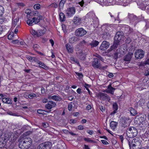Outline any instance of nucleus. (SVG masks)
<instances>
[{
  "label": "nucleus",
  "mask_w": 149,
  "mask_h": 149,
  "mask_svg": "<svg viewBox=\"0 0 149 149\" xmlns=\"http://www.w3.org/2000/svg\"><path fill=\"white\" fill-rule=\"evenodd\" d=\"M124 35V33L122 31H118L116 32L114 37L113 45L110 47L111 50L117 48L119 44L120 40Z\"/></svg>",
  "instance_id": "obj_1"
},
{
  "label": "nucleus",
  "mask_w": 149,
  "mask_h": 149,
  "mask_svg": "<svg viewBox=\"0 0 149 149\" xmlns=\"http://www.w3.org/2000/svg\"><path fill=\"white\" fill-rule=\"evenodd\" d=\"M138 132L136 129L134 127L128 128L126 130V133L127 136L130 138L135 137L137 134Z\"/></svg>",
  "instance_id": "obj_2"
},
{
  "label": "nucleus",
  "mask_w": 149,
  "mask_h": 149,
  "mask_svg": "<svg viewBox=\"0 0 149 149\" xmlns=\"http://www.w3.org/2000/svg\"><path fill=\"white\" fill-rule=\"evenodd\" d=\"M129 118L126 117H122L120 119L119 123L122 129L127 128L130 122Z\"/></svg>",
  "instance_id": "obj_3"
},
{
  "label": "nucleus",
  "mask_w": 149,
  "mask_h": 149,
  "mask_svg": "<svg viewBox=\"0 0 149 149\" xmlns=\"http://www.w3.org/2000/svg\"><path fill=\"white\" fill-rule=\"evenodd\" d=\"M52 146L51 142L47 141L40 144L37 147V149H50Z\"/></svg>",
  "instance_id": "obj_4"
},
{
  "label": "nucleus",
  "mask_w": 149,
  "mask_h": 149,
  "mask_svg": "<svg viewBox=\"0 0 149 149\" xmlns=\"http://www.w3.org/2000/svg\"><path fill=\"white\" fill-rule=\"evenodd\" d=\"M46 30L45 29H39L37 31H35L34 30H31L30 32L31 34L33 36L39 37L43 35L45 33Z\"/></svg>",
  "instance_id": "obj_5"
},
{
  "label": "nucleus",
  "mask_w": 149,
  "mask_h": 149,
  "mask_svg": "<svg viewBox=\"0 0 149 149\" xmlns=\"http://www.w3.org/2000/svg\"><path fill=\"white\" fill-rule=\"evenodd\" d=\"M145 52L142 49L136 50L135 53V57L136 59H140L144 56Z\"/></svg>",
  "instance_id": "obj_6"
},
{
  "label": "nucleus",
  "mask_w": 149,
  "mask_h": 149,
  "mask_svg": "<svg viewBox=\"0 0 149 149\" xmlns=\"http://www.w3.org/2000/svg\"><path fill=\"white\" fill-rule=\"evenodd\" d=\"M87 33L86 31L82 28L77 29L75 31V34L78 36H82L85 35Z\"/></svg>",
  "instance_id": "obj_7"
},
{
  "label": "nucleus",
  "mask_w": 149,
  "mask_h": 149,
  "mask_svg": "<svg viewBox=\"0 0 149 149\" xmlns=\"http://www.w3.org/2000/svg\"><path fill=\"white\" fill-rule=\"evenodd\" d=\"M75 9L74 7H70L66 10V14L69 17H71L75 13Z\"/></svg>",
  "instance_id": "obj_8"
},
{
  "label": "nucleus",
  "mask_w": 149,
  "mask_h": 149,
  "mask_svg": "<svg viewBox=\"0 0 149 149\" xmlns=\"http://www.w3.org/2000/svg\"><path fill=\"white\" fill-rule=\"evenodd\" d=\"M98 97H99L101 100H107L109 102L110 100V97L106 94L102 93H100L98 94Z\"/></svg>",
  "instance_id": "obj_9"
},
{
  "label": "nucleus",
  "mask_w": 149,
  "mask_h": 149,
  "mask_svg": "<svg viewBox=\"0 0 149 149\" xmlns=\"http://www.w3.org/2000/svg\"><path fill=\"white\" fill-rule=\"evenodd\" d=\"M77 57L81 60H84L86 58V52L84 50L77 53L76 54Z\"/></svg>",
  "instance_id": "obj_10"
},
{
  "label": "nucleus",
  "mask_w": 149,
  "mask_h": 149,
  "mask_svg": "<svg viewBox=\"0 0 149 149\" xmlns=\"http://www.w3.org/2000/svg\"><path fill=\"white\" fill-rule=\"evenodd\" d=\"M56 105V104L54 102L52 101H49L48 102L47 104L45 105V107L48 109H50L55 107Z\"/></svg>",
  "instance_id": "obj_11"
},
{
  "label": "nucleus",
  "mask_w": 149,
  "mask_h": 149,
  "mask_svg": "<svg viewBox=\"0 0 149 149\" xmlns=\"http://www.w3.org/2000/svg\"><path fill=\"white\" fill-rule=\"evenodd\" d=\"M18 146L21 149H26L30 147L29 145L27 144L26 142H24L22 140L19 142Z\"/></svg>",
  "instance_id": "obj_12"
},
{
  "label": "nucleus",
  "mask_w": 149,
  "mask_h": 149,
  "mask_svg": "<svg viewBox=\"0 0 149 149\" xmlns=\"http://www.w3.org/2000/svg\"><path fill=\"white\" fill-rule=\"evenodd\" d=\"M93 59L94 61L92 63V66L95 68H98L100 64V60L97 58H94Z\"/></svg>",
  "instance_id": "obj_13"
},
{
  "label": "nucleus",
  "mask_w": 149,
  "mask_h": 149,
  "mask_svg": "<svg viewBox=\"0 0 149 149\" xmlns=\"http://www.w3.org/2000/svg\"><path fill=\"white\" fill-rule=\"evenodd\" d=\"M109 46V44L107 41H103L100 47V49L104 50L108 48Z\"/></svg>",
  "instance_id": "obj_14"
},
{
  "label": "nucleus",
  "mask_w": 149,
  "mask_h": 149,
  "mask_svg": "<svg viewBox=\"0 0 149 149\" xmlns=\"http://www.w3.org/2000/svg\"><path fill=\"white\" fill-rule=\"evenodd\" d=\"M133 54L131 52H129L127 54L124 56V60L127 62V63H128L130 61Z\"/></svg>",
  "instance_id": "obj_15"
},
{
  "label": "nucleus",
  "mask_w": 149,
  "mask_h": 149,
  "mask_svg": "<svg viewBox=\"0 0 149 149\" xmlns=\"http://www.w3.org/2000/svg\"><path fill=\"white\" fill-rule=\"evenodd\" d=\"M136 139H133L132 141V142H131L129 140H128V145H129L130 149H132V148L133 149H136L135 148V146L134 145L133 146V144H136Z\"/></svg>",
  "instance_id": "obj_16"
},
{
  "label": "nucleus",
  "mask_w": 149,
  "mask_h": 149,
  "mask_svg": "<svg viewBox=\"0 0 149 149\" xmlns=\"http://www.w3.org/2000/svg\"><path fill=\"white\" fill-rule=\"evenodd\" d=\"M6 140L4 137H0V148H1L4 146L6 144Z\"/></svg>",
  "instance_id": "obj_17"
},
{
  "label": "nucleus",
  "mask_w": 149,
  "mask_h": 149,
  "mask_svg": "<svg viewBox=\"0 0 149 149\" xmlns=\"http://www.w3.org/2000/svg\"><path fill=\"white\" fill-rule=\"evenodd\" d=\"M116 88L112 87L111 86V84H110L108 86L107 93H109L112 95L114 94V92Z\"/></svg>",
  "instance_id": "obj_18"
},
{
  "label": "nucleus",
  "mask_w": 149,
  "mask_h": 149,
  "mask_svg": "<svg viewBox=\"0 0 149 149\" xmlns=\"http://www.w3.org/2000/svg\"><path fill=\"white\" fill-rule=\"evenodd\" d=\"M42 16L41 15L37 17L34 16L33 17V19L34 20V23L35 24L38 23L41 19H42Z\"/></svg>",
  "instance_id": "obj_19"
},
{
  "label": "nucleus",
  "mask_w": 149,
  "mask_h": 149,
  "mask_svg": "<svg viewBox=\"0 0 149 149\" xmlns=\"http://www.w3.org/2000/svg\"><path fill=\"white\" fill-rule=\"evenodd\" d=\"M81 18L79 17L75 16L73 19V22L74 24L77 25L79 24L81 22Z\"/></svg>",
  "instance_id": "obj_20"
},
{
  "label": "nucleus",
  "mask_w": 149,
  "mask_h": 149,
  "mask_svg": "<svg viewBox=\"0 0 149 149\" xmlns=\"http://www.w3.org/2000/svg\"><path fill=\"white\" fill-rule=\"evenodd\" d=\"M128 17L131 22H133L137 19L136 16L133 14H129Z\"/></svg>",
  "instance_id": "obj_21"
},
{
  "label": "nucleus",
  "mask_w": 149,
  "mask_h": 149,
  "mask_svg": "<svg viewBox=\"0 0 149 149\" xmlns=\"http://www.w3.org/2000/svg\"><path fill=\"white\" fill-rule=\"evenodd\" d=\"M24 142H26L27 144L29 145L30 146L32 143V139L30 138H26L24 139H22Z\"/></svg>",
  "instance_id": "obj_22"
},
{
  "label": "nucleus",
  "mask_w": 149,
  "mask_h": 149,
  "mask_svg": "<svg viewBox=\"0 0 149 149\" xmlns=\"http://www.w3.org/2000/svg\"><path fill=\"white\" fill-rule=\"evenodd\" d=\"M133 29L129 26L126 31L125 32V33L126 34L127 36H129L130 35L134 33Z\"/></svg>",
  "instance_id": "obj_23"
},
{
  "label": "nucleus",
  "mask_w": 149,
  "mask_h": 149,
  "mask_svg": "<svg viewBox=\"0 0 149 149\" xmlns=\"http://www.w3.org/2000/svg\"><path fill=\"white\" fill-rule=\"evenodd\" d=\"M118 125V123L114 121H111L110 123V127L113 130H114Z\"/></svg>",
  "instance_id": "obj_24"
},
{
  "label": "nucleus",
  "mask_w": 149,
  "mask_h": 149,
  "mask_svg": "<svg viewBox=\"0 0 149 149\" xmlns=\"http://www.w3.org/2000/svg\"><path fill=\"white\" fill-rule=\"evenodd\" d=\"M2 101L3 103L8 104H11L12 103V101L9 98H3L2 99Z\"/></svg>",
  "instance_id": "obj_25"
},
{
  "label": "nucleus",
  "mask_w": 149,
  "mask_h": 149,
  "mask_svg": "<svg viewBox=\"0 0 149 149\" xmlns=\"http://www.w3.org/2000/svg\"><path fill=\"white\" fill-rule=\"evenodd\" d=\"M66 47L69 53H72L73 52V49L72 47H71L69 44H67L66 45Z\"/></svg>",
  "instance_id": "obj_26"
},
{
  "label": "nucleus",
  "mask_w": 149,
  "mask_h": 149,
  "mask_svg": "<svg viewBox=\"0 0 149 149\" xmlns=\"http://www.w3.org/2000/svg\"><path fill=\"white\" fill-rule=\"evenodd\" d=\"M39 64V67L42 68L45 70H47L49 69V68L46 65H45L44 63L40 61L38 63Z\"/></svg>",
  "instance_id": "obj_27"
},
{
  "label": "nucleus",
  "mask_w": 149,
  "mask_h": 149,
  "mask_svg": "<svg viewBox=\"0 0 149 149\" xmlns=\"http://www.w3.org/2000/svg\"><path fill=\"white\" fill-rule=\"evenodd\" d=\"M117 48H115V49H113L112 50H111L110 49V48L109 50L110 51H112V50L114 49V56H113V58L115 59H117L118 57V53L119 51V50L118 51V49H116Z\"/></svg>",
  "instance_id": "obj_28"
},
{
  "label": "nucleus",
  "mask_w": 149,
  "mask_h": 149,
  "mask_svg": "<svg viewBox=\"0 0 149 149\" xmlns=\"http://www.w3.org/2000/svg\"><path fill=\"white\" fill-rule=\"evenodd\" d=\"M99 42L96 40H93L91 42L89 43V45H91L92 47H96L99 44Z\"/></svg>",
  "instance_id": "obj_29"
},
{
  "label": "nucleus",
  "mask_w": 149,
  "mask_h": 149,
  "mask_svg": "<svg viewBox=\"0 0 149 149\" xmlns=\"http://www.w3.org/2000/svg\"><path fill=\"white\" fill-rule=\"evenodd\" d=\"M131 114L132 116H135L136 114V111L132 107L128 109Z\"/></svg>",
  "instance_id": "obj_30"
},
{
  "label": "nucleus",
  "mask_w": 149,
  "mask_h": 149,
  "mask_svg": "<svg viewBox=\"0 0 149 149\" xmlns=\"http://www.w3.org/2000/svg\"><path fill=\"white\" fill-rule=\"evenodd\" d=\"M59 18L61 22H63L65 20V15L63 13H60L59 14Z\"/></svg>",
  "instance_id": "obj_31"
},
{
  "label": "nucleus",
  "mask_w": 149,
  "mask_h": 149,
  "mask_svg": "<svg viewBox=\"0 0 149 149\" xmlns=\"http://www.w3.org/2000/svg\"><path fill=\"white\" fill-rule=\"evenodd\" d=\"M19 18L18 17L17 18L14 19L12 21V24L13 26L15 27L17 24L19 20Z\"/></svg>",
  "instance_id": "obj_32"
},
{
  "label": "nucleus",
  "mask_w": 149,
  "mask_h": 149,
  "mask_svg": "<svg viewBox=\"0 0 149 149\" xmlns=\"http://www.w3.org/2000/svg\"><path fill=\"white\" fill-rule=\"evenodd\" d=\"M69 42L70 43H73L77 41V39L75 37H72L69 39Z\"/></svg>",
  "instance_id": "obj_33"
},
{
  "label": "nucleus",
  "mask_w": 149,
  "mask_h": 149,
  "mask_svg": "<svg viewBox=\"0 0 149 149\" xmlns=\"http://www.w3.org/2000/svg\"><path fill=\"white\" fill-rule=\"evenodd\" d=\"M52 99L56 101H60L61 100V98L59 96L56 95H54L52 96Z\"/></svg>",
  "instance_id": "obj_34"
},
{
  "label": "nucleus",
  "mask_w": 149,
  "mask_h": 149,
  "mask_svg": "<svg viewBox=\"0 0 149 149\" xmlns=\"http://www.w3.org/2000/svg\"><path fill=\"white\" fill-rule=\"evenodd\" d=\"M26 21L27 24L29 26H32L33 23H34V20L33 19V18L31 19L26 20Z\"/></svg>",
  "instance_id": "obj_35"
},
{
  "label": "nucleus",
  "mask_w": 149,
  "mask_h": 149,
  "mask_svg": "<svg viewBox=\"0 0 149 149\" xmlns=\"http://www.w3.org/2000/svg\"><path fill=\"white\" fill-rule=\"evenodd\" d=\"M129 26L127 25H124L121 28V29L122 31H123V32H124V33H125V32L129 28Z\"/></svg>",
  "instance_id": "obj_36"
},
{
  "label": "nucleus",
  "mask_w": 149,
  "mask_h": 149,
  "mask_svg": "<svg viewBox=\"0 0 149 149\" xmlns=\"http://www.w3.org/2000/svg\"><path fill=\"white\" fill-rule=\"evenodd\" d=\"M95 16V14L93 12H89L86 15V17H89L93 19Z\"/></svg>",
  "instance_id": "obj_37"
},
{
  "label": "nucleus",
  "mask_w": 149,
  "mask_h": 149,
  "mask_svg": "<svg viewBox=\"0 0 149 149\" xmlns=\"http://www.w3.org/2000/svg\"><path fill=\"white\" fill-rule=\"evenodd\" d=\"M38 97V96L34 93H31L28 95V97L30 99H33L35 97L37 98Z\"/></svg>",
  "instance_id": "obj_38"
},
{
  "label": "nucleus",
  "mask_w": 149,
  "mask_h": 149,
  "mask_svg": "<svg viewBox=\"0 0 149 149\" xmlns=\"http://www.w3.org/2000/svg\"><path fill=\"white\" fill-rule=\"evenodd\" d=\"M85 141H87V142H89L92 143H95V141L91 140V139L88 138H85L84 139Z\"/></svg>",
  "instance_id": "obj_39"
},
{
  "label": "nucleus",
  "mask_w": 149,
  "mask_h": 149,
  "mask_svg": "<svg viewBox=\"0 0 149 149\" xmlns=\"http://www.w3.org/2000/svg\"><path fill=\"white\" fill-rule=\"evenodd\" d=\"M145 118L143 116V115L142 116H141L139 118V120L141 123L143 124L144 122L145 121Z\"/></svg>",
  "instance_id": "obj_40"
},
{
  "label": "nucleus",
  "mask_w": 149,
  "mask_h": 149,
  "mask_svg": "<svg viewBox=\"0 0 149 149\" xmlns=\"http://www.w3.org/2000/svg\"><path fill=\"white\" fill-rule=\"evenodd\" d=\"M7 113L9 115H12L13 116H19L18 115V113H14L11 111H9Z\"/></svg>",
  "instance_id": "obj_41"
},
{
  "label": "nucleus",
  "mask_w": 149,
  "mask_h": 149,
  "mask_svg": "<svg viewBox=\"0 0 149 149\" xmlns=\"http://www.w3.org/2000/svg\"><path fill=\"white\" fill-rule=\"evenodd\" d=\"M25 13H26V20L31 19L32 18V16L33 15V13H29V14H28V13H27V10H26Z\"/></svg>",
  "instance_id": "obj_42"
},
{
  "label": "nucleus",
  "mask_w": 149,
  "mask_h": 149,
  "mask_svg": "<svg viewBox=\"0 0 149 149\" xmlns=\"http://www.w3.org/2000/svg\"><path fill=\"white\" fill-rule=\"evenodd\" d=\"M75 50L76 51V54H77L80 52H81L83 50L81 49V47L80 46L79 47V45H77L75 48Z\"/></svg>",
  "instance_id": "obj_43"
},
{
  "label": "nucleus",
  "mask_w": 149,
  "mask_h": 149,
  "mask_svg": "<svg viewBox=\"0 0 149 149\" xmlns=\"http://www.w3.org/2000/svg\"><path fill=\"white\" fill-rule=\"evenodd\" d=\"M4 11L3 7L2 6H0V16L3 15Z\"/></svg>",
  "instance_id": "obj_44"
},
{
  "label": "nucleus",
  "mask_w": 149,
  "mask_h": 149,
  "mask_svg": "<svg viewBox=\"0 0 149 149\" xmlns=\"http://www.w3.org/2000/svg\"><path fill=\"white\" fill-rule=\"evenodd\" d=\"M40 5L39 3H37L34 5L33 8L35 10L39 9L40 8Z\"/></svg>",
  "instance_id": "obj_45"
},
{
  "label": "nucleus",
  "mask_w": 149,
  "mask_h": 149,
  "mask_svg": "<svg viewBox=\"0 0 149 149\" xmlns=\"http://www.w3.org/2000/svg\"><path fill=\"white\" fill-rule=\"evenodd\" d=\"M96 56L97 58L99 59V60H100L102 61H104V58L99 55L97 54L96 55Z\"/></svg>",
  "instance_id": "obj_46"
},
{
  "label": "nucleus",
  "mask_w": 149,
  "mask_h": 149,
  "mask_svg": "<svg viewBox=\"0 0 149 149\" xmlns=\"http://www.w3.org/2000/svg\"><path fill=\"white\" fill-rule=\"evenodd\" d=\"M113 110H117L118 109V106L116 103H114L113 104Z\"/></svg>",
  "instance_id": "obj_47"
},
{
  "label": "nucleus",
  "mask_w": 149,
  "mask_h": 149,
  "mask_svg": "<svg viewBox=\"0 0 149 149\" xmlns=\"http://www.w3.org/2000/svg\"><path fill=\"white\" fill-rule=\"evenodd\" d=\"M26 58L30 62H33V57L30 56H27L26 57Z\"/></svg>",
  "instance_id": "obj_48"
},
{
  "label": "nucleus",
  "mask_w": 149,
  "mask_h": 149,
  "mask_svg": "<svg viewBox=\"0 0 149 149\" xmlns=\"http://www.w3.org/2000/svg\"><path fill=\"white\" fill-rule=\"evenodd\" d=\"M65 2V0H61L59 4V6L60 7H63L64 4Z\"/></svg>",
  "instance_id": "obj_49"
},
{
  "label": "nucleus",
  "mask_w": 149,
  "mask_h": 149,
  "mask_svg": "<svg viewBox=\"0 0 149 149\" xmlns=\"http://www.w3.org/2000/svg\"><path fill=\"white\" fill-rule=\"evenodd\" d=\"M86 42L84 40H83L82 41L80 42L79 43L78 45H79V47L80 46L81 47V46H84V45L85 44Z\"/></svg>",
  "instance_id": "obj_50"
},
{
  "label": "nucleus",
  "mask_w": 149,
  "mask_h": 149,
  "mask_svg": "<svg viewBox=\"0 0 149 149\" xmlns=\"http://www.w3.org/2000/svg\"><path fill=\"white\" fill-rule=\"evenodd\" d=\"M136 144H133V146L134 145L135 146V148H136V147H138L139 146L140 144V142H141L139 140H137V139L136 140Z\"/></svg>",
  "instance_id": "obj_51"
},
{
  "label": "nucleus",
  "mask_w": 149,
  "mask_h": 149,
  "mask_svg": "<svg viewBox=\"0 0 149 149\" xmlns=\"http://www.w3.org/2000/svg\"><path fill=\"white\" fill-rule=\"evenodd\" d=\"M99 108L102 112H103L105 110V107H104L102 106H99Z\"/></svg>",
  "instance_id": "obj_52"
},
{
  "label": "nucleus",
  "mask_w": 149,
  "mask_h": 149,
  "mask_svg": "<svg viewBox=\"0 0 149 149\" xmlns=\"http://www.w3.org/2000/svg\"><path fill=\"white\" fill-rule=\"evenodd\" d=\"M144 75L146 76L149 75V69L146 70L144 73Z\"/></svg>",
  "instance_id": "obj_53"
},
{
  "label": "nucleus",
  "mask_w": 149,
  "mask_h": 149,
  "mask_svg": "<svg viewBox=\"0 0 149 149\" xmlns=\"http://www.w3.org/2000/svg\"><path fill=\"white\" fill-rule=\"evenodd\" d=\"M38 113L40 114H44V111L42 109H38L37 111Z\"/></svg>",
  "instance_id": "obj_54"
},
{
  "label": "nucleus",
  "mask_w": 149,
  "mask_h": 149,
  "mask_svg": "<svg viewBox=\"0 0 149 149\" xmlns=\"http://www.w3.org/2000/svg\"><path fill=\"white\" fill-rule=\"evenodd\" d=\"M33 47L35 50H36L39 47V46L37 44H34L33 45Z\"/></svg>",
  "instance_id": "obj_55"
},
{
  "label": "nucleus",
  "mask_w": 149,
  "mask_h": 149,
  "mask_svg": "<svg viewBox=\"0 0 149 149\" xmlns=\"http://www.w3.org/2000/svg\"><path fill=\"white\" fill-rule=\"evenodd\" d=\"M51 6L53 8H56L58 6V5L56 3H54L51 5Z\"/></svg>",
  "instance_id": "obj_56"
},
{
  "label": "nucleus",
  "mask_w": 149,
  "mask_h": 149,
  "mask_svg": "<svg viewBox=\"0 0 149 149\" xmlns=\"http://www.w3.org/2000/svg\"><path fill=\"white\" fill-rule=\"evenodd\" d=\"M42 125L45 128H46L49 126V124L47 123H42Z\"/></svg>",
  "instance_id": "obj_57"
},
{
  "label": "nucleus",
  "mask_w": 149,
  "mask_h": 149,
  "mask_svg": "<svg viewBox=\"0 0 149 149\" xmlns=\"http://www.w3.org/2000/svg\"><path fill=\"white\" fill-rule=\"evenodd\" d=\"M40 61H39L37 58L33 57V62L34 61L35 62L37 63H38Z\"/></svg>",
  "instance_id": "obj_58"
},
{
  "label": "nucleus",
  "mask_w": 149,
  "mask_h": 149,
  "mask_svg": "<svg viewBox=\"0 0 149 149\" xmlns=\"http://www.w3.org/2000/svg\"><path fill=\"white\" fill-rule=\"evenodd\" d=\"M126 41L127 43H130L131 41V39L130 38H127L126 40Z\"/></svg>",
  "instance_id": "obj_59"
},
{
  "label": "nucleus",
  "mask_w": 149,
  "mask_h": 149,
  "mask_svg": "<svg viewBox=\"0 0 149 149\" xmlns=\"http://www.w3.org/2000/svg\"><path fill=\"white\" fill-rule=\"evenodd\" d=\"M20 45H23L24 47H26L27 46L26 44L24 41H21L20 42Z\"/></svg>",
  "instance_id": "obj_60"
},
{
  "label": "nucleus",
  "mask_w": 149,
  "mask_h": 149,
  "mask_svg": "<svg viewBox=\"0 0 149 149\" xmlns=\"http://www.w3.org/2000/svg\"><path fill=\"white\" fill-rule=\"evenodd\" d=\"M102 143L104 145H107L109 144L108 143L106 140H101Z\"/></svg>",
  "instance_id": "obj_61"
},
{
  "label": "nucleus",
  "mask_w": 149,
  "mask_h": 149,
  "mask_svg": "<svg viewBox=\"0 0 149 149\" xmlns=\"http://www.w3.org/2000/svg\"><path fill=\"white\" fill-rule=\"evenodd\" d=\"M76 74L79 77H81L83 76L82 74L81 73H78V72H75Z\"/></svg>",
  "instance_id": "obj_62"
},
{
  "label": "nucleus",
  "mask_w": 149,
  "mask_h": 149,
  "mask_svg": "<svg viewBox=\"0 0 149 149\" xmlns=\"http://www.w3.org/2000/svg\"><path fill=\"white\" fill-rule=\"evenodd\" d=\"M119 139H120L122 143H123L124 140L123 135H119Z\"/></svg>",
  "instance_id": "obj_63"
},
{
  "label": "nucleus",
  "mask_w": 149,
  "mask_h": 149,
  "mask_svg": "<svg viewBox=\"0 0 149 149\" xmlns=\"http://www.w3.org/2000/svg\"><path fill=\"white\" fill-rule=\"evenodd\" d=\"M72 105L71 104H69L68 105V110L70 111L72 110Z\"/></svg>",
  "instance_id": "obj_64"
}]
</instances>
